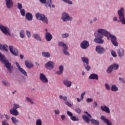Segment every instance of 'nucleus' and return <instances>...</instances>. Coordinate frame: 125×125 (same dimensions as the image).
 Segmentation results:
<instances>
[{"mask_svg": "<svg viewBox=\"0 0 125 125\" xmlns=\"http://www.w3.org/2000/svg\"><path fill=\"white\" fill-rule=\"evenodd\" d=\"M94 36L95 37L94 39L95 42L103 44V43H104V40L102 39L104 38V36L106 37L105 29L103 28L98 29V31L94 33Z\"/></svg>", "mask_w": 125, "mask_h": 125, "instance_id": "obj_1", "label": "nucleus"}, {"mask_svg": "<svg viewBox=\"0 0 125 125\" xmlns=\"http://www.w3.org/2000/svg\"><path fill=\"white\" fill-rule=\"evenodd\" d=\"M0 61L5 65L9 73H12V68H13V66H11V64L6 60L5 56L1 53H0Z\"/></svg>", "mask_w": 125, "mask_h": 125, "instance_id": "obj_2", "label": "nucleus"}, {"mask_svg": "<svg viewBox=\"0 0 125 125\" xmlns=\"http://www.w3.org/2000/svg\"><path fill=\"white\" fill-rule=\"evenodd\" d=\"M119 22L123 25H125V9L123 7L120 8L118 11Z\"/></svg>", "mask_w": 125, "mask_h": 125, "instance_id": "obj_3", "label": "nucleus"}, {"mask_svg": "<svg viewBox=\"0 0 125 125\" xmlns=\"http://www.w3.org/2000/svg\"><path fill=\"white\" fill-rule=\"evenodd\" d=\"M105 37H107L108 35H109V38L111 39V42L113 45H114V46H118V45H119V43H118V42H117V37H116L115 35L111 34V33L106 29H105Z\"/></svg>", "mask_w": 125, "mask_h": 125, "instance_id": "obj_4", "label": "nucleus"}, {"mask_svg": "<svg viewBox=\"0 0 125 125\" xmlns=\"http://www.w3.org/2000/svg\"><path fill=\"white\" fill-rule=\"evenodd\" d=\"M36 17L38 20L42 21L44 24H48V20L44 15L38 13L36 14Z\"/></svg>", "mask_w": 125, "mask_h": 125, "instance_id": "obj_5", "label": "nucleus"}, {"mask_svg": "<svg viewBox=\"0 0 125 125\" xmlns=\"http://www.w3.org/2000/svg\"><path fill=\"white\" fill-rule=\"evenodd\" d=\"M0 30L6 36H11V30H10V29L0 23Z\"/></svg>", "mask_w": 125, "mask_h": 125, "instance_id": "obj_6", "label": "nucleus"}, {"mask_svg": "<svg viewBox=\"0 0 125 125\" xmlns=\"http://www.w3.org/2000/svg\"><path fill=\"white\" fill-rule=\"evenodd\" d=\"M61 19L63 22H69V21H72L73 17L70 16L67 12H64L62 14Z\"/></svg>", "mask_w": 125, "mask_h": 125, "instance_id": "obj_7", "label": "nucleus"}, {"mask_svg": "<svg viewBox=\"0 0 125 125\" xmlns=\"http://www.w3.org/2000/svg\"><path fill=\"white\" fill-rule=\"evenodd\" d=\"M58 46H62L63 47L62 52L65 54V55H70L69 52L67 51L68 50V46L67 44H65L63 41L59 42H58Z\"/></svg>", "mask_w": 125, "mask_h": 125, "instance_id": "obj_8", "label": "nucleus"}, {"mask_svg": "<svg viewBox=\"0 0 125 125\" xmlns=\"http://www.w3.org/2000/svg\"><path fill=\"white\" fill-rule=\"evenodd\" d=\"M55 65L54 62L52 61H49L45 64V68L47 70L51 71V70H53L54 68Z\"/></svg>", "mask_w": 125, "mask_h": 125, "instance_id": "obj_9", "label": "nucleus"}, {"mask_svg": "<svg viewBox=\"0 0 125 125\" xmlns=\"http://www.w3.org/2000/svg\"><path fill=\"white\" fill-rule=\"evenodd\" d=\"M9 50L14 56H18L19 55V52H18V50H17L15 47H14L12 45H10L9 46Z\"/></svg>", "mask_w": 125, "mask_h": 125, "instance_id": "obj_10", "label": "nucleus"}, {"mask_svg": "<svg viewBox=\"0 0 125 125\" xmlns=\"http://www.w3.org/2000/svg\"><path fill=\"white\" fill-rule=\"evenodd\" d=\"M95 50L98 54H104L106 52L105 48L100 45L96 46Z\"/></svg>", "mask_w": 125, "mask_h": 125, "instance_id": "obj_11", "label": "nucleus"}, {"mask_svg": "<svg viewBox=\"0 0 125 125\" xmlns=\"http://www.w3.org/2000/svg\"><path fill=\"white\" fill-rule=\"evenodd\" d=\"M5 5L8 9H11L14 6V3L12 0H4Z\"/></svg>", "mask_w": 125, "mask_h": 125, "instance_id": "obj_12", "label": "nucleus"}, {"mask_svg": "<svg viewBox=\"0 0 125 125\" xmlns=\"http://www.w3.org/2000/svg\"><path fill=\"white\" fill-rule=\"evenodd\" d=\"M80 46L82 49H86L89 47V42L86 40H84L80 43Z\"/></svg>", "mask_w": 125, "mask_h": 125, "instance_id": "obj_13", "label": "nucleus"}, {"mask_svg": "<svg viewBox=\"0 0 125 125\" xmlns=\"http://www.w3.org/2000/svg\"><path fill=\"white\" fill-rule=\"evenodd\" d=\"M39 79L43 83H48V79L43 73L40 74Z\"/></svg>", "mask_w": 125, "mask_h": 125, "instance_id": "obj_14", "label": "nucleus"}, {"mask_svg": "<svg viewBox=\"0 0 125 125\" xmlns=\"http://www.w3.org/2000/svg\"><path fill=\"white\" fill-rule=\"evenodd\" d=\"M16 65L18 68L19 71L25 77H27L28 75L27 74V72L24 69L22 68L19 63L17 62H16Z\"/></svg>", "mask_w": 125, "mask_h": 125, "instance_id": "obj_15", "label": "nucleus"}, {"mask_svg": "<svg viewBox=\"0 0 125 125\" xmlns=\"http://www.w3.org/2000/svg\"><path fill=\"white\" fill-rule=\"evenodd\" d=\"M117 54L119 57L122 58V57H124L125 55V50L123 48H119L117 49Z\"/></svg>", "mask_w": 125, "mask_h": 125, "instance_id": "obj_16", "label": "nucleus"}, {"mask_svg": "<svg viewBox=\"0 0 125 125\" xmlns=\"http://www.w3.org/2000/svg\"><path fill=\"white\" fill-rule=\"evenodd\" d=\"M101 120L107 125H112V122L110 120L105 118V116H102L100 118Z\"/></svg>", "mask_w": 125, "mask_h": 125, "instance_id": "obj_17", "label": "nucleus"}, {"mask_svg": "<svg viewBox=\"0 0 125 125\" xmlns=\"http://www.w3.org/2000/svg\"><path fill=\"white\" fill-rule=\"evenodd\" d=\"M62 83L66 87H71L72 86V82L67 79L63 80Z\"/></svg>", "mask_w": 125, "mask_h": 125, "instance_id": "obj_18", "label": "nucleus"}, {"mask_svg": "<svg viewBox=\"0 0 125 125\" xmlns=\"http://www.w3.org/2000/svg\"><path fill=\"white\" fill-rule=\"evenodd\" d=\"M64 72V65H61L59 67V70L56 72V74L59 76H61Z\"/></svg>", "mask_w": 125, "mask_h": 125, "instance_id": "obj_19", "label": "nucleus"}, {"mask_svg": "<svg viewBox=\"0 0 125 125\" xmlns=\"http://www.w3.org/2000/svg\"><path fill=\"white\" fill-rule=\"evenodd\" d=\"M25 65L28 69H32V68H34V64L32 63L31 61H25Z\"/></svg>", "mask_w": 125, "mask_h": 125, "instance_id": "obj_20", "label": "nucleus"}, {"mask_svg": "<svg viewBox=\"0 0 125 125\" xmlns=\"http://www.w3.org/2000/svg\"><path fill=\"white\" fill-rule=\"evenodd\" d=\"M101 110L103 112H105V113H106V114H110V108L108 107L106 105H104L101 106Z\"/></svg>", "mask_w": 125, "mask_h": 125, "instance_id": "obj_21", "label": "nucleus"}, {"mask_svg": "<svg viewBox=\"0 0 125 125\" xmlns=\"http://www.w3.org/2000/svg\"><path fill=\"white\" fill-rule=\"evenodd\" d=\"M45 39L47 42H50L52 40V35L49 32L45 33Z\"/></svg>", "mask_w": 125, "mask_h": 125, "instance_id": "obj_22", "label": "nucleus"}, {"mask_svg": "<svg viewBox=\"0 0 125 125\" xmlns=\"http://www.w3.org/2000/svg\"><path fill=\"white\" fill-rule=\"evenodd\" d=\"M0 50L7 52V51H8V45L7 44L2 45L0 43Z\"/></svg>", "mask_w": 125, "mask_h": 125, "instance_id": "obj_23", "label": "nucleus"}, {"mask_svg": "<svg viewBox=\"0 0 125 125\" xmlns=\"http://www.w3.org/2000/svg\"><path fill=\"white\" fill-rule=\"evenodd\" d=\"M81 60L82 62L83 63V65H89V61L87 57H83L81 58Z\"/></svg>", "mask_w": 125, "mask_h": 125, "instance_id": "obj_24", "label": "nucleus"}, {"mask_svg": "<svg viewBox=\"0 0 125 125\" xmlns=\"http://www.w3.org/2000/svg\"><path fill=\"white\" fill-rule=\"evenodd\" d=\"M10 114L11 115H13V116H18L19 115V112L17 109H15L14 108H12L10 110Z\"/></svg>", "mask_w": 125, "mask_h": 125, "instance_id": "obj_25", "label": "nucleus"}, {"mask_svg": "<svg viewBox=\"0 0 125 125\" xmlns=\"http://www.w3.org/2000/svg\"><path fill=\"white\" fill-rule=\"evenodd\" d=\"M25 18L28 21H32L33 20V15L30 12L26 13Z\"/></svg>", "mask_w": 125, "mask_h": 125, "instance_id": "obj_26", "label": "nucleus"}, {"mask_svg": "<svg viewBox=\"0 0 125 125\" xmlns=\"http://www.w3.org/2000/svg\"><path fill=\"white\" fill-rule=\"evenodd\" d=\"M89 80H96L97 81L98 80V75L97 74H91L88 77Z\"/></svg>", "mask_w": 125, "mask_h": 125, "instance_id": "obj_27", "label": "nucleus"}, {"mask_svg": "<svg viewBox=\"0 0 125 125\" xmlns=\"http://www.w3.org/2000/svg\"><path fill=\"white\" fill-rule=\"evenodd\" d=\"M32 37L33 38V39L36 40V41H39V42H42V38H41V36H40V35L37 33H34Z\"/></svg>", "mask_w": 125, "mask_h": 125, "instance_id": "obj_28", "label": "nucleus"}, {"mask_svg": "<svg viewBox=\"0 0 125 125\" xmlns=\"http://www.w3.org/2000/svg\"><path fill=\"white\" fill-rule=\"evenodd\" d=\"M42 56L45 58H50L51 55L48 52H42Z\"/></svg>", "mask_w": 125, "mask_h": 125, "instance_id": "obj_29", "label": "nucleus"}, {"mask_svg": "<svg viewBox=\"0 0 125 125\" xmlns=\"http://www.w3.org/2000/svg\"><path fill=\"white\" fill-rule=\"evenodd\" d=\"M111 90L113 92H117V91H119V87L117 85L113 84L111 86Z\"/></svg>", "mask_w": 125, "mask_h": 125, "instance_id": "obj_30", "label": "nucleus"}, {"mask_svg": "<svg viewBox=\"0 0 125 125\" xmlns=\"http://www.w3.org/2000/svg\"><path fill=\"white\" fill-rule=\"evenodd\" d=\"M84 95H85V92H83L82 93L81 95V98H77V100L78 103H80L82 101V100H83V98H84Z\"/></svg>", "mask_w": 125, "mask_h": 125, "instance_id": "obj_31", "label": "nucleus"}, {"mask_svg": "<svg viewBox=\"0 0 125 125\" xmlns=\"http://www.w3.org/2000/svg\"><path fill=\"white\" fill-rule=\"evenodd\" d=\"M52 4V0H47V1L45 3V6L47 7L48 6L51 8V5Z\"/></svg>", "mask_w": 125, "mask_h": 125, "instance_id": "obj_32", "label": "nucleus"}, {"mask_svg": "<svg viewBox=\"0 0 125 125\" xmlns=\"http://www.w3.org/2000/svg\"><path fill=\"white\" fill-rule=\"evenodd\" d=\"M11 121L15 125H17V123H19V120L14 117L11 118Z\"/></svg>", "mask_w": 125, "mask_h": 125, "instance_id": "obj_33", "label": "nucleus"}, {"mask_svg": "<svg viewBox=\"0 0 125 125\" xmlns=\"http://www.w3.org/2000/svg\"><path fill=\"white\" fill-rule=\"evenodd\" d=\"M20 37L21 39L25 38V30L22 29L20 31Z\"/></svg>", "mask_w": 125, "mask_h": 125, "instance_id": "obj_34", "label": "nucleus"}, {"mask_svg": "<svg viewBox=\"0 0 125 125\" xmlns=\"http://www.w3.org/2000/svg\"><path fill=\"white\" fill-rule=\"evenodd\" d=\"M82 118L84 121L87 123V124H89V122H90V119L86 116V115H83Z\"/></svg>", "mask_w": 125, "mask_h": 125, "instance_id": "obj_35", "label": "nucleus"}, {"mask_svg": "<svg viewBox=\"0 0 125 125\" xmlns=\"http://www.w3.org/2000/svg\"><path fill=\"white\" fill-rule=\"evenodd\" d=\"M90 121L91 124H92L93 125H99V121L98 120H96L94 119H92Z\"/></svg>", "mask_w": 125, "mask_h": 125, "instance_id": "obj_36", "label": "nucleus"}, {"mask_svg": "<svg viewBox=\"0 0 125 125\" xmlns=\"http://www.w3.org/2000/svg\"><path fill=\"white\" fill-rule=\"evenodd\" d=\"M111 66L112 67V69L115 71L119 69V64H118V63H114L111 65Z\"/></svg>", "mask_w": 125, "mask_h": 125, "instance_id": "obj_37", "label": "nucleus"}, {"mask_svg": "<svg viewBox=\"0 0 125 125\" xmlns=\"http://www.w3.org/2000/svg\"><path fill=\"white\" fill-rule=\"evenodd\" d=\"M70 120L73 122H79L80 119H79V117H76L75 116H72L71 117H70Z\"/></svg>", "mask_w": 125, "mask_h": 125, "instance_id": "obj_38", "label": "nucleus"}, {"mask_svg": "<svg viewBox=\"0 0 125 125\" xmlns=\"http://www.w3.org/2000/svg\"><path fill=\"white\" fill-rule=\"evenodd\" d=\"M70 37V34L68 33H65L62 35V39H68Z\"/></svg>", "mask_w": 125, "mask_h": 125, "instance_id": "obj_39", "label": "nucleus"}, {"mask_svg": "<svg viewBox=\"0 0 125 125\" xmlns=\"http://www.w3.org/2000/svg\"><path fill=\"white\" fill-rule=\"evenodd\" d=\"M113 67H112V65H111L107 68V69L106 70V72H107V74H111V73L112 72H113Z\"/></svg>", "mask_w": 125, "mask_h": 125, "instance_id": "obj_40", "label": "nucleus"}, {"mask_svg": "<svg viewBox=\"0 0 125 125\" xmlns=\"http://www.w3.org/2000/svg\"><path fill=\"white\" fill-rule=\"evenodd\" d=\"M26 100L27 101V102L30 103V104H35V103L33 102V99H32L31 98L29 97H27L26 98Z\"/></svg>", "mask_w": 125, "mask_h": 125, "instance_id": "obj_41", "label": "nucleus"}, {"mask_svg": "<svg viewBox=\"0 0 125 125\" xmlns=\"http://www.w3.org/2000/svg\"><path fill=\"white\" fill-rule=\"evenodd\" d=\"M2 83L4 86H9L10 85V83L8 82H5V81H3Z\"/></svg>", "mask_w": 125, "mask_h": 125, "instance_id": "obj_42", "label": "nucleus"}, {"mask_svg": "<svg viewBox=\"0 0 125 125\" xmlns=\"http://www.w3.org/2000/svg\"><path fill=\"white\" fill-rule=\"evenodd\" d=\"M20 108V105L18 104H14L13 109H15L17 110V109H19Z\"/></svg>", "mask_w": 125, "mask_h": 125, "instance_id": "obj_43", "label": "nucleus"}, {"mask_svg": "<svg viewBox=\"0 0 125 125\" xmlns=\"http://www.w3.org/2000/svg\"><path fill=\"white\" fill-rule=\"evenodd\" d=\"M36 125H42V121L41 119H38L36 122Z\"/></svg>", "mask_w": 125, "mask_h": 125, "instance_id": "obj_44", "label": "nucleus"}, {"mask_svg": "<svg viewBox=\"0 0 125 125\" xmlns=\"http://www.w3.org/2000/svg\"><path fill=\"white\" fill-rule=\"evenodd\" d=\"M110 53L113 57H117V53L114 50L110 51Z\"/></svg>", "mask_w": 125, "mask_h": 125, "instance_id": "obj_45", "label": "nucleus"}, {"mask_svg": "<svg viewBox=\"0 0 125 125\" xmlns=\"http://www.w3.org/2000/svg\"><path fill=\"white\" fill-rule=\"evenodd\" d=\"M20 10V13L21 14V16H25L26 14V12L25 11V10L24 9H21Z\"/></svg>", "mask_w": 125, "mask_h": 125, "instance_id": "obj_46", "label": "nucleus"}, {"mask_svg": "<svg viewBox=\"0 0 125 125\" xmlns=\"http://www.w3.org/2000/svg\"><path fill=\"white\" fill-rule=\"evenodd\" d=\"M17 7H18V9H19V10H21V9H22V7H23V6L22 5V4H21L19 2H18Z\"/></svg>", "mask_w": 125, "mask_h": 125, "instance_id": "obj_47", "label": "nucleus"}, {"mask_svg": "<svg viewBox=\"0 0 125 125\" xmlns=\"http://www.w3.org/2000/svg\"><path fill=\"white\" fill-rule=\"evenodd\" d=\"M84 66L86 71H89L90 70L91 67L90 66H89V64H85L84 65Z\"/></svg>", "mask_w": 125, "mask_h": 125, "instance_id": "obj_48", "label": "nucleus"}, {"mask_svg": "<svg viewBox=\"0 0 125 125\" xmlns=\"http://www.w3.org/2000/svg\"><path fill=\"white\" fill-rule=\"evenodd\" d=\"M26 36H27V38H28V39H30V38H31V32H30V31H28V30H26Z\"/></svg>", "mask_w": 125, "mask_h": 125, "instance_id": "obj_49", "label": "nucleus"}, {"mask_svg": "<svg viewBox=\"0 0 125 125\" xmlns=\"http://www.w3.org/2000/svg\"><path fill=\"white\" fill-rule=\"evenodd\" d=\"M1 125H9V124H8V123H7L6 120H4L1 121Z\"/></svg>", "mask_w": 125, "mask_h": 125, "instance_id": "obj_50", "label": "nucleus"}, {"mask_svg": "<svg viewBox=\"0 0 125 125\" xmlns=\"http://www.w3.org/2000/svg\"><path fill=\"white\" fill-rule=\"evenodd\" d=\"M104 86L107 90H110L111 89V87L109 85V84L105 83Z\"/></svg>", "mask_w": 125, "mask_h": 125, "instance_id": "obj_51", "label": "nucleus"}, {"mask_svg": "<svg viewBox=\"0 0 125 125\" xmlns=\"http://www.w3.org/2000/svg\"><path fill=\"white\" fill-rule=\"evenodd\" d=\"M93 101V99L92 98H87L86 100V102L87 103H90Z\"/></svg>", "mask_w": 125, "mask_h": 125, "instance_id": "obj_52", "label": "nucleus"}, {"mask_svg": "<svg viewBox=\"0 0 125 125\" xmlns=\"http://www.w3.org/2000/svg\"><path fill=\"white\" fill-rule=\"evenodd\" d=\"M119 80L122 83H125V79L123 78L119 77Z\"/></svg>", "mask_w": 125, "mask_h": 125, "instance_id": "obj_53", "label": "nucleus"}, {"mask_svg": "<svg viewBox=\"0 0 125 125\" xmlns=\"http://www.w3.org/2000/svg\"><path fill=\"white\" fill-rule=\"evenodd\" d=\"M84 113L86 114L87 117H88V118H90L91 119L92 118V116H91V115H90L87 111H84Z\"/></svg>", "mask_w": 125, "mask_h": 125, "instance_id": "obj_54", "label": "nucleus"}, {"mask_svg": "<svg viewBox=\"0 0 125 125\" xmlns=\"http://www.w3.org/2000/svg\"><path fill=\"white\" fill-rule=\"evenodd\" d=\"M84 113L86 114L87 117H88V118H90L91 119L92 118V116H91V115H90L87 111H84Z\"/></svg>", "mask_w": 125, "mask_h": 125, "instance_id": "obj_55", "label": "nucleus"}, {"mask_svg": "<svg viewBox=\"0 0 125 125\" xmlns=\"http://www.w3.org/2000/svg\"><path fill=\"white\" fill-rule=\"evenodd\" d=\"M65 104H66L67 106H68V107H72V104H71V103L68 101L65 102Z\"/></svg>", "mask_w": 125, "mask_h": 125, "instance_id": "obj_56", "label": "nucleus"}, {"mask_svg": "<svg viewBox=\"0 0 125 125\" xmlns=\"http://www.w3.org/2000/svg\"><path fill=\"white\" fill-rule=\"evenodd\" d=\"M67 114L68 115V116L69 117H70V118H71L72 117H73V113H72V112H71L69 111H67Z\"/></svg>", "mask_w": 125, "mask_h": 125, "instance_id": "obj_57", "label": "nucleus"}, {"mask_svg": "<svg viewBox=\"0 0 125 125\" xmlns=\"http://www.w3.org/2000/svg\"><path fill=\"white\" fill-rule=\"evenodd\" d=\"M75 110L77 113H78V114H81V113H82V110H81V108L79 107L77 108Z\"/></svg>", "mask_w": 125, "mask_h": 125, "instance_id": "obj_58", "label": "nucleus"}, {"mask_svg": "<svg viewBox=\"0 0 125 125\" xmlns=\"http://www.w3.org/2000/svg\"><path fill=\"white\" fill-rule=\"evenodd\" d=\"M98 106V104H97V102H94L93 104V106L94 108H96Z\"/></svg>", "mask_w": 125, "mask_h": 125, "instance_id": "obj_59", "label": "nucleus"}, {"mask_svg": "<svg viewBox=\"0 0 125 125\" xmlns=\"http://www.w3.org/2000/svg\"><path fill=\"white\" fill-rule=\"evenodd\" d=\"M55 115H59V114H60V110H59V109L55 110Z\"/></svg>", "mask_w": 125, "mask_h": 125, "instance_id": "obj_60", "label": "nucleus"}, {"mask_svg": "<svg viewBox=\"0 0 125 125\" xmlns=\"http://www.w3.org/2000/svg\"><path fill=\"white\" fill-rule=\"evenodd\" d=\"M4 116H5V118L7 121L10 119V116L7 114H4Z\"/></svg>", "mask_w": 125, "mask_h": 125, "instance_id": "obj_61", "label": "nucleus"}, {"mask_svg": "<svg viewBox=\"0 0 125 125\" xmlns=\"http://www.w3.org/2000/svg\"><path fill=\"white\" fill-rule=\"evenodd\" d=\"M61 119L62 121H64V120H65V119H66V116H65L64 115H62L61 116Z\"/></svg>", "mask_w": 125, "mask_h": 125, "instance_id": "obj_62", "label": "nucleus"}, {"mask_svg": "<svg viewBox=\"0 0 125 125\" xmlns=\"http://www.w3.org/2000/svg\"><path fill=\"white\" fill-rule=\"evenodd\" d=\"M113 21H114V22H116V21H118V22H120V21L118 20V18H117V17H114L113 18Z\"/></svg>", "mask_w": 125, "mask_h": 125, "instance_id": "obj_63", "label": "nucleus"}, {"mask_svg": "<svg viewBox=\"0 0 125 125\" xmlns=\"http://www.w3.org/2000/svg\"><path fill=\"white\" fill-rule=\"evenodd\" d=\"M40 0V2L42 4L46 3V0Z\"/></svg>", "mask_w": 125, "mask_h": 125, "instance_id": "obj_64", "label": "nucleus"}]
</instances>
